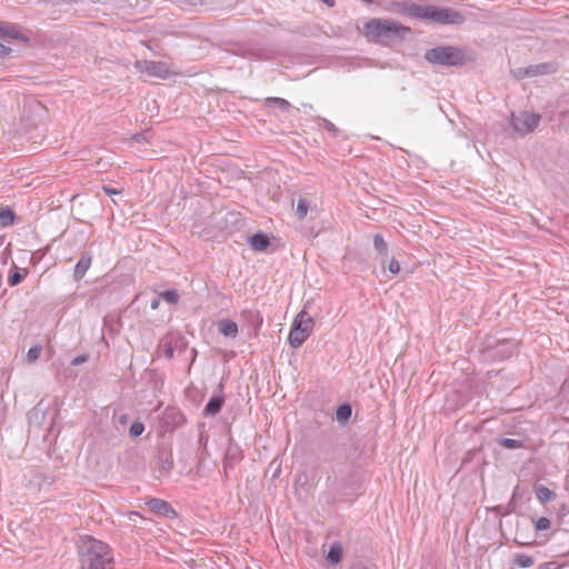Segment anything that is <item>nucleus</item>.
<instances>
[{"label": "nucleus", "mask_w": 569, "mask_h": 569, "mask_svg": "<svg viewBox=\"0 0 569 569\" xmlns=\"http://www.w3.org/2000/svg\"><path fill=\"white\" fill-rule=\"evenodd\" d=\"M91 266V256L88 253L81 254L79 261L74 267L73 277L76 280H80L84 277L86 272Z\"/></svg>", "instance_id": "4468645a"}, {"label": "nucleus", "mask_w": 569, "mask_h": 569, "mask_svg": "<svg viewBox=\"0 0 569 569\" xmlns=\"http://www.w3.org/2000/svg\"><path fill=\"white\" fill-rule=\"evenodd\" d=\"M7 39H17V40H26L22 33L19 31L17 24L0 21V40ZM11 52V48L4 46L0 42V58H4L9 56Z\"/></svg>", "instance_id": "0eeeda50"}, {"label": "nucleus", "mask_w": 569, "mask_h": 569, "mask_svg": "<svg viewBox=\"0 0 569 569\" xmlns=\"http://www.w3.org/2000/svg\"><path fill=\"white\" fill-rule=\"evenodd\" d=\"M535 493L541 503H547L556 499V493L543 485L536 486Z\"/></svg>", "instance_id": "f3484780"}, {"label": "nucleus", "mask_w": 569, "mask_h": 569, "mask_svg": "<svg viewBox=\"0 0 569 569\" xmlns=\"http://www.w3.org/2000/svg\"><path fill=\"white\" fill-rule=\"evenodd\" d=\"M13 212L11 209L6 208L0 210V221L3 227H8L13 223Z\"/></svg>", "instance_id": "b1692460"}, {"label": "nucleus", "mask_w": 569, "mask_h": 569, "mask_svg": "<svg viewBox=\"0 0 569 569\" xmlns=\"http://www.w3.org/2000/svg\"><path fill=\"white\" fill-rule=\"evenodd\" d=\"M103 191L108 194V196H114V194H119L121 193L120 190L118 189H114V188H111L109 186H103Z\"/></svg>", "instance_id": "c9c22d12"}, {"label": "nucleus", "mask_w": 569, "mask_h": 569, "mask_svg": "<svg viewBox=\"0 0 569 569\" xmlns=\"http://www.w3.org/2000/svg\"><path fill=\"white\" fill-rule=\"evenodd\" d=\"M173 355H174V349L171 345H167L164 346V356L168 358V359H172L173 358Z\"/></svg>", "instance_id": "f704fd0d"}, {"label": "nucleus", "mask_w": 569, "mask_h": 569, "mask_svg": "<svg viewBox=\"0 0 569 569\" xmlns=\"http://www.w3.org/2000/svg\"><path fill=\"white\" fill-rule=\"evenodd\" d=\"M292 327L305 330L306 332H312L313 319L305 310L300 311L293 320Z\"/></svg>", "instance_id": "9b49d317"}, {"label": "nucleus", "mask_w": 569, "mask_h": 569, "mask_svg": "<svg viewBox=\"0 0 569 569\" xmlns=\"http://www.w3.org/2000/svg\"><path fill=\"white\" fill-rule=\"evenodd\" d=\"M173 469V459L170 452H160L156 458L152 467L156 479H162L170 475Z\"/></svg>", "instance_id": "6e6552de"}, {"label": "nucleus", "mask_w": 569, "mask_h": 569, "mask_svg": "<svg viewBox=\"0 0 569 569\" xmlns=\"http://www.w3.org/2000/svg\"><path fill=\"white\" fill-rule=\"evenodd\" d=\"M143 430L144 425L142 422L137 421L131 425L129 432L132 437H138L143 432Z\"/></svg>", "instance_id": "7c9ffc66"}, {"label": "nucleus", "mask_w": 569, "mask_h": 569, "mask_svg": "<svg viewBox=\"0 0 569 569\" xmlns=\"http://www.w3.org/2000/svg\"><path fill=\"white\" fill-rule=\"evenodd\" d=\"M28 271L24 269L23 272L14 271L9 274L8 282L11 287L19 284L27 276Z\"/></svg>", "instance_id": "393cba45"}, {"label": "nucleus", "mask_w": 569, "mask_h": 569, "mask_svg": "<svg viewBox=\"0 0 569 569\" xmlns=\"http://www.w3.org/2000/svg\"><path fill=\"white\" fill-rule=\"evenodd\" d=\"M146 506L156 515L163 516L168 519H176L178 517L177 511L166 500L159 498H148L146 499Z\"/></svg>", "instance_id": "1a4fd4ad"}, {"label": "nucleus", "mask_w": 569, "mask_h": 569, "mask_svg": "<svg viewBox=\"0 0 569 569\" xmlns=\"http://www.w3.org/2000/svg\"><path fill=\"white\" fill-rule=\"evenodd\" d=\"M535 563V559L531 556L528 555H516L513 558V565H516L519 568H530Z\"/></svg>", "instance_id": "6ab92c4d"}, {"label": "nucleus", "mask_w": 569, "mask_h": 569, "mask_svg": "<svg viewBox=\"0 0 569 569\" xmlns=\"http://www.w3.org/2000/svg\"><path fill=\"white\" fill-rule=\"evenodd\" d=\"M373 248L383 259L388 256V244L380 233L373 236Z\"/></svg>", "instance_id": "a211bd4d"}, {"label": "nucleus", "mask_w": 569, "mask_h": 569, "mask_svg": "<svg viewBox=\"0 0 569 569\" xmlns=\"http://www.w3.org/2000/svg\"><path fill=\"white\" fill-rule=\"evenodd\" d=\"M351 416V407L349 405H341L338 407L336 417L338 421H346Z\"/></svg>", "instance_id": "4be33fe9"}, {"label": "nucleus", "mask_w": 569, "mask_h": 569, "mask_svg": "<svg viewBox=\"0 0 569 569\" xmlns=\"http://www.w3.org/2000/svg\"><path fill=\"white\" fill-rule=\"evenodd\" d=\"M228 467H230V463H229L228 457H226V460H224V469H227Z\"/></svg>", "instance_id": "4c0bfd02"}, {"label": "nucleus", "mask_w": 569, "mask_h": 569, "mask_svg": "<svg viewBox=\"0 0 569 569\" xmlns=\"http://www.w3.org/2000/svg\"><path fill=\"white\" fill-rule=\"evenodd\" d=\"M309 207L310 206L308 200L302 198L298 200L296 214L300 220H302L307 216Z\"/></svg>", "instance_id": "5701e85b"}, {"label": "nucleus", "mask_w": 569, "mask_h": 569, "mask_svg": "<svg viewBox=\"0 0 569 569\" xmlns=\"http://www.w3.org/2000/svg\"><path fill=\"white\" fill-rule=\"evenodd\" d=\"M249 244L254 251H263L269 247L270 240L267 234L258 232L249 238Z\"/></svg>", "instance_id": "ddd939ff"}, {"label": "nucleus", "mask_w": 569, "mask_h": 569, "mask_svg": "<svg viewBox=\"0 0 569 569\" xmlns=\"http://www.w3.org/2000/svg\"><path fill=\"white\" fill-rule=\"evenodd\" d=\"M388 270L393 273V274H397L400 272V264L399 262L396 260V259H391L389 264H388Z\"/></svg>", "instance_id": "473e14b6"}, {"label": "nucleus", "mask_w": 569, "mask_h": 569, "mask_svg": "<svg viewBox=\"0 0 569 569\" xmlns=\"http://www.w3.org/2000/svg\"><path fill=\"white\" fill-rule=\"evenodd\" d=\"M160 297L170 305H176L179 301V295L176 290H166L160 293Z\"/></svg>", "instance_id": "a878e982"}, {"label": "nucleus", "mask_w": 569, "mask_h": 569, "mask_svg": "<svg viewBox=\"0 0 569 569\" xmlns=\"http://www.w3.org/2000/svg\"><path fill=\"white\" fill-rule=\"evenodd\" d=\"M550 526H551V522L546 517H540L535 521V528L537 531L548 530L550 528Z\"/></svg>", "instance_id": "c756f323"}, {"label": "nucleus", "mask_w": 569, "mask_h": 569, "mask_svg": "<svg viewBox=\"0 0 569 569\" xmlns=\"http://www.w3.org/2000/svg\"><path fill=\"white\" fill-rule=\"evenodd\" d=\"M267 104L268 106H274L281 110H284V111H289L290 108H291V104L289 101H287L286 99L283 98H278V97H271V98H268L266 100Z\"/></svg>", "instance_id": "aec40b11"}, {"label": "nucleus", "mask_w": 569, "mask_h": 569, "mask_svg": "<svg viewBox=\"0 0 569 569\" xmlns=\"http://www.w3.org/2000/svg\"><path fill=\"white\" fill-rule=\"evenodd\" d=\"M218 329L221 335L227 338H236L238 335V326L234 321L222 319L218 321Z\"/></svg>", "instance_id": "2eb2a0df"}, {"label": "nucleus", "mask_w": 569, "mask_h": 569, "mask_svg": "<svg viewBox=\"0 0 569 569\" xmlns=\"http://www.w3.org/2000/svg\"><path fill=\"white\" fill-rule=\"evenodd\" d=\"M342 548L339 545H332L328 551L327 559L332 563H338L341 560Z\"/></svg>", "instance_id": "412c9836"}, {"label": "nucleus", "mask_w": 569, "mask_h": 569, "mask_svg": "<svg viewBox=\"0 0 569 569\" xmlns=\"http://www.w3.org/2000/svg\"><path fill=\"white\" fill-rule=\"evenodd\" d=\"M425 59L430 63L447 67H457L465 63V53L461 49L451 46H439L427 50Z\"/></svg>", "instance_id": "20e7f679"}, {"label": "nucleus", "mask_w": 569, "mask_h": 569, "mask_svg": "<svg viewBox=\"0 0 569 569\" xmlns=\"http://www.w3.org/2000/svg\"><path fill=\"white\" fill-rule=\"evenodd\" d=\"M321 122H322V126H323V128L326 130L330 131L333 134H337L338 129H337V127L332 122H330L327 119H321Z\"/></svg>", "instance_id": "2f4dec72"}, {"label": "nucleus", "mask_w": 569, "mask_h": 569, "mask_svg": "<svg viewBox=\"0 0 569 569\" xmlns=\"http://www.w3.org/2000/svg\"><path fill=\"white\" fill-rule=\"evenodd\" d=\"M409 31L408 27L397 21L379 18L369 20L363 28L368 41L387 47L401 42Z\"/></svg>", "instance_id": "f03ea898"}, {"label": "nucleus", "mask_w": 569, "mask_h": 569, "mask_svg": "<svg viewBox=\"0 0 569 569\" xmlns=\"http://www.w3.org/2000/svg\"><path fill=\"white\" fill-rule=\"evenodd\" d=\"M363 1H365V2H368V3L372 2V0H363Z\"/></svg>", "instance_id": "58836bf2"}, {"label": "nucleus", "mask_w": 569, "mask_h": 569, "mask_svg": "<svg viewBox=\"0 0 569 569\" xmlns=\"http://www.w3.org/2000/svg\"><path fill=\"white\" fill-rule=\"evenodd\" d=\"M309 336L310 332H306L303 329L300 330L299 328L291 327L288 340L292 348H299L302 346V343L307 340Z\"/></svg>", "instance_id": "f8f14e48"}, {"label": "nucleus", "mask_w": 569, "mask_h": 569, "mask_svg": "<svg viewBox=\"0 0 569 569\" xmlns=\"http://www.w3.org/2000/svg\"><path fill=\"white\" fill-rule=\"evenodd\" d=\"M223 402L224 399L221 396H214L210 398V400L208 401L203 409V413L206 416H216L218 412H220Z\"/></svg>", "instance_id": "dca6fc26"}, {"label": "nucleus", "mask_w": 569, "mask_h": 569, "mask_svg": "<svg viewBox=\"0 0 569 569\" xmlns=\"http://www.w3.org/2000/svg\"><path fill=\"white\" fill-rule=\"evenodd\" d=\"M41 351H42V348L39 345L29 348V350L27 352V360L29 362H34L36 360L39 359Z\"/></svg>", "instance_id": "bb28decb"}, {"label": "nucleus", "mask_w": 569, "mask_h": 569, "mask_svg": "<svg viewBox=\"0 0 569 569\" xmlns=\"http://www.w3.org/2000/svg\"><path fill=\"white\" fill-rule=\"evenodd\" d=\"M528 67L531 78L537 76L551 74L557 72L559 69V64L555 61L530 64Z\"/></svg>", "instance_id": "9d476101"}, {"label": "nucleus", "mask_w": 569, "mask_h": 569, "mask_svg": "<svg viewBox=\"0 0 569 569\" xmlns=\"http://www.w3.org/2000/svg\"><path fill=\"white\" fill-rule=\"evenodd\" d=\"M511 74L517 80H521L525 78H531L529 67H525V68L521 67V68L512 69Z\"/></svg>", "instance_id": "c85d7f7f"}, {"label": "nucleus", "mask_w": 569, "mask_h": 569, "mask_svg": "<svg viewBox=\"0 0 569 569\" xmlns=\"http://www.w3.org/2000/svg\"><path fill=\"white\" fill-rule=\"evenodd\" d=\"M88 359H89V356L87 353L80 355V356L74 357L71 360V365L72 366H79V365H82V363L87 362Z\"/></svg>", "instance_id": "72a5a7b5"}, {"label": "nucleus", "mask_w": 569, "mask_h": 569, "mask_svg": "<svg viewBox=\"0 0 569 569\" xmlns=\"http://www.w3.org/2000/svg\"><path fill=\"white\" fill-rule=\"evenodd\" d=\"M540 114L522 111L518 114L512 113L511 126L520 136H526L532 132L540 122Z\"/></svg>", "instance_id": "39448f33"}, {"label": "nucleus", "mask_w": 569, "mask_h": 569, "mask_svg": "<svg viewBox=\"0 0 569 569\" xmlns=\"http://www.w3.org/2000/svg\"><path fill=\"white\" fill-rule=\"evenodd\" d=\"M160 298H161V297H160V295H159L158 297H154V298L151 300V302H150V308H151L152 310H156V309H158V308H159V305H160Z\"/></svg>", "instance_id": "e433bc0d"}, {"label": "nucleus", "mask_w": 569, "mask_h": 569, "mask_svg": "<svg viewBox=\"0 0 569 569\" xmlns=\"http://www.w3.org/2000/svg\"><path fill=\"white\" fill-rule=\"evenodd\" d=\"M405 12L410 17L439 24H462L465 17L457 10L432 4L406 3Z\"/></svg>", "instance_id": "7ed1b4c3"}, {"label": "nucleus", "mask_w": 569, "mask_h": 569, "mask_svg": "<svg viewBox=\"0 0 569 569\" xmlns=\"http://www.w3.org/2000/svg\"><path fill=\"white\" fill-rule=\"evenodd\" d=\"M500 445L507 449H517L522 447V441L511 438H503L500 440Z\"/></svg>", "instance_id": "cd10ccee"}, {"label": "nucleus", "mask_w": 569, "mask_h": 569, "mask_svg": "<svg viewBox=\"0 0 569 569\" xmlns=\"http://www.w3.org/2000/svg\"><path fill=\"white\" fill-rule=\"evenodd\" d=\"M78 555L82 569H114L110 547L91 536L80 537Z\"/></svg>", "instance_id": "f257e3e1"}, {"label": "nucleus", "mask_w": 569, "mask_h": 569, "mask_svg": "<svg viewBox=\"0 0 569 569\" xmlns=\"http://www.w3.org/2000/svg\"><path fill=\"white\" fill-rule=\"evenodd\" d=\"M134 67L140 72H146L150 77L167 79L170 76L169 66L162 61L137 60Z\"/></svg>", "instance_id": "423d86ee"}]
</instances>
